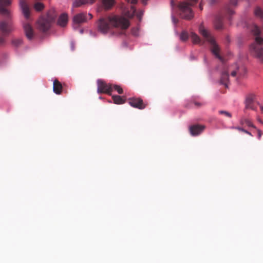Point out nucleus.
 <instances>
[{
    "mask_svg": "<svg viewBox=\"0 0 263 263\" xmlns=\"http://www.w3.org/2000/svg\"><path fill=\"white\" fill-rule=\"evenodd\" d=\"M68 22V15L66 13L62 14L59 17L58 21V24L61 26L64 27L66 26Z\"/></svg>",
    "mask_w": 263,
    "mask_h": 263,
    "instance_id": "dca6fc26",
    "label": "nucleus"
},
{
    "mask_svg": "<svg viewBox=\"0 0 263 263\" xmlns=\"http://www.w3.org/2000/svg\"><path fill=\"white\" fill-rule=\"evenodd\" d=\"M92 18V15L91 13L87 14L85 13H80L73 16L72 21L74 24L77 25L85 23Z\"/></svg>",
    "mask_w": 263,
    "mask_h": 263,
    "instance_id": "6e6552de",
    "label": "nucleus"
},
{
    "mask_svg": "<svg viewBox=\"0 0 263 263\" xmlns=\"http://www.w3.org/2000/svg\"><path fill=\"white\" fill-rule=\"evenodd\" d=\"M143 14V11L142 10L140 11L139 12H138L137 14V16L138 17V18L139 19L140 21L142 19Z\"/></svg>",
    "mask_w": 263,
    "mask_h": 263,
    "instance_id": "2f4dec72",
    "label": "nucleus"
},
{
    "mask_svg": "<svg viewBox=\"0 0 263 263\" xmlns=\"http://www.w3.org/2000/svg\"><path fill=\"white\" fill-rule=\"evenodd\" d=\"M204 129V126L202 125H193L190 127V131L192 135L197 136L200 134Z\"/></svg>",
    "mask_w": 263,
    "mask_h": 263,
    "instance_id": "f8f14e48",
    "label": "nucleus"
},
{
    "mask_svg": "<svg viewBox=\"0 0 263 263\" xmlns=\"http://www.w3.org/2000/svg\"><path fill=\"white\" fill-rule=\"evenodd\" d=\"M199 33L204 36L211 44V51L216 58L222 60L219 55V48L216 43L214 39L211 36L208 30H207L202 25L199 27Z\"/></svg>",
    "mask_w": 263,
    "mask_h": 263,
    "instance_id": "f257e3e1",
    "label": "nucleus"
},
{
    "mask_svg": "<svg viewBox=\"0 0 263 263\" xmlns=\"http://www.w3.org/2000/svg\"><path fill=\"white\" fill-rule=\"evenodd\" d=\"M240 123L241 125H243L244 124H246L248 126L253 127L254 128H256V127L253 125L252 122L249 120L248 119L242 118L240 120Z\"/></svg>",
    "mask_w": 263,
    "mask_h": 263,
    "instance_id": "6ab92c4d",
    "label": "nucleus"
},
{
    "mask_svg": "<svg viewBox=\"0 0 263 263\" xmlns=\"http://www.w3.org/2000/svg\"><path fill=\"white\" fill-rule=\"evenodd\" d=\"M129 105L139 109H143L145 108L147 104L143 102L140 98H131L128 99Z\"/></svg>",
    "mask_w": 263,
    "mask_h": 263,
    "instance_id": "1a4fd4ad",
    "label": "nucleus"
},
{
    "mask_svg": "<svg viewBox=\"0 0 263 263\" xmlns=\"http://www.w3.org/2000/svg\"><path fill=\"white\" fill-rule=\"evenodd\" d=\"M219 112L220 114L224 115L228 117V118H230L232 117V115L231 114V113H230L227 111L220 110L219 111Z\"/></svg>",
    "mask_w": 263,
    "mask_h": 263,
    "instance_id": "c85d7f7f",
    "label": "nucleus"
},
{
    "mask_svg": "<svg viewBox=\"0 0 263 263\" xmlns=\"http://www.w3.org/2000/svg\"><path fill=\"white\" fill-rule=\"evenodd\" d=\"M252 31L256 35H258L260 32L259 28L256 26H254V29L252 30Z\"/></svg>",
    "mask_w": 263,
    "mask_h": 263,
    "instance_id": "c756f323",
    "label": "nucleus"
},
{
    "mask_svg": "<svg viewBox=\"0 0 263 263\" xmlns=\"http://www.w3.org/2000/svg\"><path fill=\"white\" fill-rule=\"evenodd\" d=\"M189 39V35L186 31H183L180 34V39L183 41L185 42Z\"/></svg>",
    "mask_w": 263,
    "mask_h": 263,
    "instance_id": "412c9836",
    "label": "nucleus"
},
{
    "mask_svg": "<svg viewBox=\"0 0 263 263\" xmlns=\"http://www.w3.org/2000/svg\"><path fill=\"white\" fill-rule=\"evenodd\" d=\"M199 8H200L201 10H202V2L200 3V6H199Z\"/></svg>",
    "mask_w": 263,
    "mask_h": 263,
    "instance_id": "a19ab883",
    "label": "nucleus"
},
{
    "mask_svg": "<svg viewBox=\"0 0 263 263\" xmlns=\"http://www.w3.org/2000/svg\"><path fill=\"white\" fill-rule=\"evenodd\" d=\"M256 98V96L254 93H249L246 97L245 101V109H250L255 110L256 108L254 106V101Z\"/></svg>",
    "mask_w": 263,
    "mask_h": 263,
    "instance_id": "9d476101",
    "label": "nucleus"
},
{
    "mask_svg": "<svg viewBox=\"0 0 263 263\" xmlns=\"http://www.w3.org/2000/svg\"><path fill=\"white\" fill-rule=\"evenodd\" d=\"M34 8L36 11H40L43 9L44 5L42 3H37L35 4Z\"/></svg>",
    "mask_w": 263,
    "mask_h": 263,
    "instance_id": "a878e982",
    "label": "nucleus"
},
{
    "mask_svg": "<svg viewBox=\"0 0 263 263\" xmlns=\"http://www.w3.org/2000/svg\"><path fill=\"white\" fill-rule=\"evenodd\" d=\"M54 18H52V20H54ZM49 20L50 21H51V19H50V18H49Z\"/></svg>",
    "mask_w": 263,
    "mask_h": 263,
    "instance_id": "c03bdc74",
    "label": "nucleus"
},
{
    "mask_svg": "<svg viewBox=\"0 0 263 263\" xmlns=\"http://www.w3.org/2000/svg\"><path fill=\"white\" fill-rule=\"evenodd\" d=\"M191 39H192V42L194 44L199 43L200 41L199 37L195 33H192Z\"/></svg>",
    "mask_w": 263,
    "mask_h": 263,
    "instance_id": "4be33fe9",
    "label": "nucleus"
},
{
    "mask_svg": "<svg viewBox=\"0 0 263 263\" xmlns=\"http://www.w3.org/2000/svg\"><path fill=\"white\" fill-rule=\"evenodd\" d=\"M215 27L216 28V29H220L222 27V24L221 23L220 21H218L217 22V23L216 22H215Z\"/></svg>",
    "mask_w": 263,
    "mask_h": 263,
    "instance_id": "7c9ffc66",
    "label": "nucleus"
},
{
    "mask_svg": "<svg viewBox=\"0 0 263 263\" xmlns=\"http://www.w3.org/2000/svg\"><path fill=\"white\" fill-rule=\"evenodd\" d=\"M255 14L256 15L261 17L262 15V11L260 8H256L255 10Z\"/></svg>",
    "mask_w": 263,
    "mask_h": 263,
    "instance_id": "cd10ccee",
    "label": "nucleus"
},
{
    "mask_svg": "<svg viewBox=\"0 0 263 263\" xmlns=\"http://www.w3.org/2000/svg\"><path fill=\"white\" fill-rule=\"evenodd\" d=\"M112 99L114 103L117 104H122L125 102V100L120 96H114Z\"/></svg>",
    "mask_w": 263,
    "mask_h": 263,
    "instance_id": "aec40b11",
    "label": "nucleus"
},
{
    "mask_svg": "<svg viewBox=\"0 0 263 263\" xmlns=\"http://www.w3.org/2000/svg\"><path fill=\"white\" fill-rule=\"evenodd\" d=\"M103 7L106 9H110L115 4V0H102Z\"/></svg>",
    "mask_w": 263,
    "mask_h": 263,
    "instance_id": "a211bd4d",
    "label": "nucleus"
},
{
    "mask_svg": "<svg viewBox=\"0 0 263 263\" xmlns=\"http://www.w3.org/2000/svg\"><path fill=\"white\" fill-rule=\"evenodd\" d=\"M20 6L24 16L28 18L29 16L30 11L27 4L24 1L21 0L20 2Z\"/></svg>",
    "mask_w": 263,
    "mask_h": 263,
    "instance_id": "ddd939ff",
    "label": "nucleus"
},
{
    "mask_svg": "<svg viewBox=\"0 0 263 263\" xmlns=\"http://www.w3.org/2000/svg\"><path fill=\"white\" fill-rule=\"evenodd\" d=\"M109 20L111 21L112 28L125 30L130 26L129 20L121 15H111Z\"/></svg>",
    "mask_w": 263,
    "mask_h": 263,
    "instance_id": "7ed1b4c3",
    "label": "nucleus"
},
{
    "mask_svg": "<svg viewBox=\"0 0 263 263\" xmlns=\"http://www.w3.org/2000/svg\"><path fill=\"white\" fill-rule=\"evenodd\" d=\"M128 2L132 4H135L137 3V0H126Z\"/></svg>",
    "mask_w": 263,
    "mask_h": 263,
    "instance_id": "f704fd0d",
    "label": "nucleus"
},
{
    "mask_svg": "<svg viewBox=\"0 0 263 263\" xmlns=\"http://www.w3.org/2000/svg\"><path fill=\"white\" fill-rule=\"evenodd\" d=\"M13 30L12 25L9 23H6L4 22H0V31L4 34H7Z\"/></svg>",
    "mask_w": 263,
    "mask_h": 263,
    "instance_id": "9b49d317",
    "label": "nucleus"
},
{
    "mask_svg": "<svg viewBox=\"0 0 263 263\" xmlns=\"http://www.w3.org/2000/svg\"><path fill=\"white\" fill-rule=\"evenodd\" d=\"M231 128L232 129H237L240 132H243L244 131V129L243 128L240 127H232Z\"/></svg>",
    "mask_w": 263,
    "mask_h": 263,
    "instance_id": "72a5a7b5",
    "label": "nucleus"
},
{
    "mask_svg": "<svg viewBox=\"0 0 263 263\" xmlns=\"http://www.w3.org/2000/svg\"><path fill=\"white\" fill-rule=\"evenodd\" d=\"M97 92L99 93H105L110 94L112 90V85L107 84L102 80H97Z\"/></svg>",
    "mask_w": 263,
    "mask_h": 263,
    "instance_id": "0eeeda50",
    "label": "nucleus"
},
{
    "mask_svg": "<svg viewBox=\"0 0 263 263\" xmlns=\"http://www.w3.org/2000/svg\"><path fill=\"white\" fill-rule=\"evenodd\" d=\"M247 135H249V136H253L251 134V133H250L249 132H248L247 133Z\"/></svg>",
    "mask_w": 263,
    "mask_h": 263,
    "instance_id": "79ce46f5",
    "label": "nucleus"
},
{
    "mask_svg": "<svg viewBox=\"0 0 263 263\" xmlns=\"http://www.w3.org/2000/svg\"><path fill=\"white\" fill-rule=\"evenodd\" d=\"M180 13L181 16L186 20H191L193 16V13L189 4L185 2L180 3L179 5Z\"/></svg>",
    "mask_w": 263,
    "mask_h": 263,
    "instance_id": "423d86ee",
    "label": "nucleus"
},
{
    "mask_svg": "<svg viewBox=\"0 0 263 263\" xmlns=\"http://www.w3.org/2000/svg\"><path fill=\"white\" fill-rule=\"evenodd\" d=\"M228 72H230L231 76L233 77H235L237 73L240 74L238 65L237 64H234L230 65L228 67V71L222 73L220 82L222 84H224L227 87H228V82L229 80Z\"/></svg>",
    "mask_w": 263,
    "mask_h": 263,
    "instance_id": "39448f33",
    "label": "nucleus"
},
{
    "mask_svg": "<svg viewBox=\"0 0 263 263\" xmlns=\"http://www.w3.org/2000/svg\"><path fill=\"white\" fill-rule=\"evenodd\" d=\"M194 104L196 105V106H200L202 105V103H198V102H195L194 103Z\"/></svg>",
    "mask_w": 263,
    "mask_h": 263,
    "instance_id": "e433bc0d",
    "label": "nucleus"
},
{
    "mask_svg": "<svg viewBox=\"0 0 263 263\" xmlns=\"http://www.w3.org/2000/svg\"><path fill=\"white\" fill-rule=\"evenodd\" d=\"M243 133H246V134H247V133L248 132V131H247V130H246L244 129V131H243Z\"/></svg>",
    "mask_w": 263,
    "mask_h": 263,
    "instance_id": "37998d69",
    "label": "nucleus"
},
{
    "mask_svg": "<svg viewBox=\"0 0 263 263\" xmlns=\"http://www.w3.org/2000/svg\"><path fill=\"white\" fill-rule=\"evenodd\" d=\"M24 29L26 36L31 40L33 37V31L31 26L28 24H25L24 25Z\"/></svg>",
    "mask_w": 263,
    "mask_h": 263,
    "instance_id": "f3484780",
    "label": "nucleus"
},
{
    "mask_svg": "<svg viewBox=\"0 0 263 263\" xmlns=\"http://www.w3.org/2000/svg\"><path fill=\"white\" fill-rule=\"evenodd\" d=\"M110 16L100 18L96 22L97 30L102 34H106L109 33L112 28L111 25Z\"/></svg>",
    "mask_w": 263,
    "mask_h": 263,
    "instance_id": "20e7f679",
    "label": "nucleus"
},
{
    "mask_svg": "<svg viewBox=\"0 0 263 263\" xmlns=\"http://www.w3.org/2000/svg\"><path fill=\"white\" fill-rule=\"evenodd\" d=\"M148 0H142V2L143 3V5H146L147 4V2Z\"/></svg>",
    "mask_w": 263,
    "mask_h": 263,
    "instance_id": "58836bf2",
    "label": "nucleus"
},
{
    "mask_svg": "<svg viewBox=\"0 0 263 263\" xmlns=\"http://www.w3.org/2000/svg\"><path fill=\"white\" fill-rule=\"evenodd\" d=\"M259 106H260V108L261 113H263V106L260 104H259Z\"/></svg>",
    "mask_w": 263,
    "mask_h": 263,
    "instance_id": "ea45409f",
    "label": "nucleus"
},
{
    "mask_svg": "<svg viewBox=\"0 0 263 263\" xmlns=\"http://www.w3.org/2000/svg\"><path fill=\"white\" fill-rule=\"evenodd\" d=\"M95 0H75L73 3V7H78L82 5L91 4L95 2Z\"/></svg>",
    "mask_w": 263,
    "mask_h": 263,
    "instance_id": "2eb2a0df",
    "label": "nucleus"
},
{
    "mask_svg": "<svg viewBox=\"0 0 263 263\" xmlns=\"http://www.w3.org/2000/svg\"><path fill=\"white\" fill-rule=\"evenodd\" d=\"M8 10L5 9H0V12L3 13V12H8Z\"/></svg>",
    "mask_w": 263,
    "mask_h": 263,
    "instance_id": "4c0bfd02",
    "label": "nucleus"
},
{
    "mask_svg": "<svg viewBox=\"0 0 263 263\" xmlns=\"http://www.w3.org/2000/svg\"><path fill=\"white\" fill-rule=\"evenodd\" d=\"M257 132H258V138H260L261 137V130H259V129H257Z\"/></svg>",
    "mask_w": 263,
    "mask_h": 263,
    "instance_id": "c9c22d12",
    "label": "nucleus"
},
{
    "mask_svg": "<svg viewBox=\"0 0 263 263\" xmlns=\"http://www.w3.org/2000/svg\"><path fill=\"white\" fill-rule=\"evenodd\" d=\"M112 89H114L115 90H116L118 93L122 94L123 93V90L120 86L114 85H112Z\"/></svg>",
    "mask_w": 263,
    "mask_h": 263,
    "instance_id": "b1692460",
    "label": "nucleus"
},
{
    "mask_svg": "<svg viewBox=\"0 0 263 263\" xmlns=\"http://www.w3.org/2000/svg\"><path fill=\"white\" fill-rule=\"evenodd\" d=\"M11 0H0V6H8L11 5Z\"/></svg>",
    "mask_w": 263,
    "mask_h": 263,
    "instance_id": "393cba45",
    "label": "nucleus"
},
{
    "mask_svg": "<svg viewBox=\"0 0 263 263\" xmlns=\"http://www.w3.org/2000/svg\"><path fill=\"white\" fill-rule=\"evenodd\" d=\"M63 89L62 85L58 80L53 81V91L57 95H60Z\"/></svg>",
    "mask_w": 263,
    "mask_h": 263,
    "instance_id": "4468645a",
    "label": "nucleus"
},
{
    "mask_svg": "<svg viewBox=\"0 0 263 263\" xmlns=\"http://www.w3.org/2000/svg\"><path fill=\"white\" fill-rule=\"evenodd\" d=\"M250 50L253 56L263 63V39L257 36L254 43L251 45Z\"/></svg>",
    "mask_w": 263,
    "mask_h": 263,
    "instance_id": "f03ea898",
    "label": "nucleus"
},
{
    "mask_svg": "<svg viewBox=\"0 0 263 263\" xmlns=\"http://www.w3.org/2000/svg\"><path fill=\"white\" fill-rule=\"evenodd\" d=\"M6 43V40L3 37H0V46L5 45Z\"/></svg>",
    "mask_w": 263,
    "mask_h": 263,
    "instance_id": "473e14b6",
    "label": "nucleus"
},
{
    "mask_svg": "<svg viewBox=\"0 0 263 263\" xmlns=\"http://www.w3.org/2000/svg\"><path fill=\"white\" fill-rule=\"evenodd\" d=\"M131 10L132 11V13H129L128 12L125 13V15L129 18H131L134 16V15H135V11H136V10L134 7H131Z\"/></svg>",
    "mask_w": 263,
    "mask_h": 263,
    "instance_id": "bb28decb",
    "label": "nucleus"
},
{
    "mask_svg": "<svg viewBox=\"0 0 263 263\" xmlns=\"http://www.w3.org/2000/svg\"><path fill=\"white\" fill-rule=\"evenodd\" d=\"M11 43L14 47H18L22 43V40L21 39H15L12 40Z\"/></svg>",
    "mask_w": 263,
    "mask_h": 263,
    "instance_id": "5701e85b",
    "label": "nucleus"
}]
</instances>
